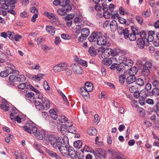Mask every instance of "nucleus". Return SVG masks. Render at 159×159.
I'll use <instances>...</instances> for the list:
<instances>
[{"mask_svg":"<svg viewBox=\"0 0 159 159\" xmlns=\"http://www.w3.org/2000/svg\"><path fill=\"white\" fill-rule=\"evenodd\" d=\"M108 38L102 35L100 31H94L91 34L88 38L90 42H96L97 44L99 45H105L109 44L108 41Z\"/></svg>","mask_w":159,"mask_h":159,"instance_id":"1","label":"nucleus"},{"mask_svg":"<svg viewBox=\"0 0 159 159\" xmlns=\"http://www.w3.org/2000/svg\"><path fill=\"white\" fill-rule=\"evenodd\" d=\"M23 129L30 134H33L38 139L41 140L45 136V134L43 131H40L38 128L33 125L32 124H28L23 127Z\"/></svg>","mask_w":159,"mask_h":159,"instance_id":"2","label":"nucleus"},{"mask_svg":"<svg viewBox=\"0 0 159 159\" xmlns=\"http://www.w3.org/2000/svg\"><path fill=\"white\" fill-rule=\"evenodd\" d=\"M48 140L50 144L55 149H58L62 145L64 139H62L59 137L53 135H49L48 137Z\"/></svg>","mask_w":159,"mask_h":159,"instance_id":"3","label":"nucleus"},{"mask_svg":"<svg viewBox=\"0 0 159 159\" xmlns=\"http://www.w3.org/2000/svg\"><path fill=\"white\" fill-rule=\"evenodd\" d=\"M112 49L111 48H106L103 47L99 48L98 52L99 54H101V57L103 58H106L111 55L112 56Z\"/></svg>","mask_w":159,"mask_h":159,"instance_id":"4","label":"nucleus"},{"mask_svg":"<svg viewBox=\"0 0 159 159\" xmlns=\"http://www.w3.org/2000/svg\"><path fill=\"white\" fill-rule=\"evenodd\" d=\"M95 159H106V152L102 148H97L93 152Z\"/></svg>","mask_w":159,"mask_h":159,"instance_id":"5","label":"nucleus"},{"mask_svg":"<svg viewBox=\"0 0 159 159\" xmlns=\"http://www.w3.org/2000/svg\"><path fill=\"white\" fill-rule=\"evenodd\" d=\"M109 154L112 156V159H124V157L121 154V153L118 151L110 149L108 151Z\"/></svg>","mask_w":159,"mask_h":159,"instance_id":"6","label":"nucleus"},{"mask_svg":"<svg viewBox=\"0 0 159 159\" xmlns=\"http://www.w3.org/2000/svg\"><path fill=\"white\" fill-rule=\"evenodd\" d=\"M68 66L66 63H61L55 66L53 68V70L55 72H58L66 70L68 69Z\"/></svg>","mask_w":159,"mask_h":159,"instance_id":"7","label":"nucleus"},{"mask_svg":"<svg viewBox=\"0 0 159 159\" xmlns=\"http://www.w3.org/2000/svg\"><path fill=\"white\" fill-rule=\"evenodd\" d=\"M68 144H65L63 143V145L61 146V147L58 149L61 153L64 156L67 157V154L70 147V145H69L68 142Z\"/></svg>","mask_w":159,"mask_h":159,"instance_id":"8","label":"nucleus"},{"mask_svg":"<svg viewBox=\"0 0 159 159\" xmlns=\"http://www.w3.org/2000/svg\"><path fill=\"white\" fill-rule=\"evenodd\" d=\"M71 126V122L68 121L65 124L61 125L60 131L62 134L65 135L67 131H68L69 127Z\"/></svg>","mask_w":159,"mask_h":159,"instance_id":"9","label":"nucleus"},{"mask_svg":"<svg viewBox=\"0 0 159 159\" xmlns=\"http://www.w3.org/2000/svg\"><path fill=\"white\" fill-rule=\"evenodd\" d=\"M35 107L36 108L40 111H43L44 109L45 110H48L50 107H49L48 108H46L45 105L46 104H43L42 103H41L39 101H36L35 100H33Z\"/></svg>","mask_w":159,"mask_h":159,"instance_id":"10","label":"nucleus"},{"mask_svg":"<svg viewBox=\"0 0 159 159\" xmlns=\"http://www.w3.org/2000/svg\"><path fill=\"white\" fill-rule=\"evenodd\" d=\"M72 9V7H69V8H66L65 7H63L62 8H59L57 11V13L61 16H64L67 14V13L68 12Z\"/></svg>","mask_w":159,"mask_h":159,"instance_id":"11","label":"nucleus"},{"mask_svg":"<svg viewBox=\"0 0 159 159\" xmlns=\"http://www.w3.org/2000/svg\"><path fill=\"white\" fill-rule=\"evenodd\" d=\"M68 156H70L72 159H76L77 157V154L76 151L73 148L70 146L67 154V157H68Z\"/></svg>","mask_w":159,"mask_h":159,"instance_id":"12","label":"nucleus"},{"mask_svg":"<svg viewBox=\"0 0 159 159\" xmlns=\"http://www.w3.org/2000/svg\"><path fill=\"white\" fill-rule=\"evenodd\" d=\"M138 69L135 66L133 67L129 70H127L125 72V75H135L138 72Z\"/></svg>","mask_w":159,"mask_h":159,"instance_id":"13","label":"nucleus"},{"mask_svg":"<svg viewBox=\"0 0 159 159\" xmlns=\"http://www.w3.org/2000/svg\"><path fill=\"white\" fill-rule=\"evenodd\" d=\"M120 59L122 60V62L125 64V66H131L133 63V61L131 60L127 59L126 57L124 56H122L120 57Z\"/></svg>","mask_w":159,"mask_h":159,"instance_id":"14","label":"nucleus"},{"mask_svg":"<svg viewBox=\"0 0 159 159\" xmlns=\"http://www.w3.org/2000/svg\"><path fill=\"white\" fill-rule=\"evenodd\" d=\"M146 41H147L146 39L144 40L143 39H140V38H138L137 40V43L138 47L140 49L144 48L145 45H148L147 43L146 44L145 42Z\"/></svg>","mask_w":159,"mask_h":159,"instance_id":"15","label":"nucleus"},{"mask_svg":"<svg viewBox=\"0 0 159 159\" xmlns=\"http://www.w3.org/2000/svg\"><path fill=\"white\" fill-rule=\"evenodd\" d=\"M71 66L75 73L78 74H80L82 73L83 70L80 66L76 65L75 64H72L71 65Z\"/></svg>","mask_w":159,"mask_h":159,"instance_id":"16","label":"nucleus"},{"mask_svg":"<svg viewBox=\"0 0 159 159\" xmlns=\"http://www.w3.org/2000/svg\"><path fill=\"white\" fill-rule=\"evenodd\" d=\"M155 101L156 103L152 107V110L156 113L157 116H159V98H156Z\"/></svg>","mask_w":159,"mask_h":159,"instance_id":"17","label":"nucleus"},{"mask_svg":"<svg viewBox=\"0 0 159 159\" xmlns=\"http://www.w3.org/2000/svg\"><path fill=\"white\" fill-rule=\"evenodd\" d=\"M38 98L39 99H42V102L43 104H46L45 106L46 108H48L50 107V101L45 97H43L42 93H40L39 95Z\"/></svg>","mask_w":159,"mask_h":159,"instance_id":"18","label":"nucleus"},{"mask_svg":"<svg viewBox=\"0 0 159 159\" xmlns=\"http://www.w3.org/2000/svg\"><path fill=\"white\" fill-rule=\"evenodd\" d=\"M147 96H159V88H154L152 91H150L149 93H147L146 94Z\"/></svg>","mask_w":159,"mask_h":159,"instance_id":"19","label":"nucleus"},{"mask_svg":"<svg viewBox=\"0 0 159 159\" xmlns=\"http://www.w3.org/2000/svg\"><path fill=\"white\" fill-rule=\"evenodd\" d=\"M16 78L17 77L16 76V75H11L9 78V81L7 82V85L11 86H14V84L13 83L16 81Z\"/></svg>","mask_w":159,"mask_h":159,"instance_id":"20","label":"nucleus"},{"mask_svg":"<svg viewBox=\"0 0 159 159\" xmlns=\"http://www.w3.org/2000/svg\"><path fill=\"white\" fill-rule=\"evenodd\" d=\"M70 0H62L61 1V4L60 6H61L63 7H65L66 8H69V7H72L70 5Z\"/></svg>","mask_w":159,"mask_h":159,"instance_id":"21","label":"nucleus"},{"mask_svg":"<svg viewBox=\"0 0 159 159\" xmlns=\"http://www.w3.org/2000/svg\"><path fill=\"white\" fill-rule=\"evenodd\" d=\"M17 1V0H7L5 1V3L7 6L14 8L15 7L14 4Z\"/></svg>","mask_w":159,"mask_h":159,"instance_id":"22","label":"nucleus"},{"mask_svg":"<svg viewBox=\"0 0 159 159\" xmlns=\"http://www.w3.org/2000/svg\"><path fill=\"white\" fill-rule=\"evenodd\" d=\"M90 33L89 29L88 28H84L82 29L81 31V35L83 37L87 38L89 35Z\"/></svg>","mask_w":159,"mask_h":159,"instance_id":"23","label":"nucleus"},{"mask_svg":"<svg viewBox=\"0 0 159 159\" xmlns=\"http://www.w3.org/2000/svg\"><path fill=\"white\" fill-rule=\"evenodd\" d=\"M136 77L134 75H129L127 77L126 81L128 84H130L135 82L136 80Z\"/></svg>","mask_w":159,"mask_h":159,"instance_id":"24","label":"nucleus"},{"mask_svg":"<svg viewBox=\"0 0 159 159\" xmlns=\"http://www.w3.org/2000/svg\"><path fill=\"white\" fill-rule=\"evenodd\" d=\"M46 30L49 34L52 35L54 34L55 30L54 27L51 26H47L46 27Z\"/></svg>","mask_w":159,"mask_h":159,"instance_id":"25","label":"nucleus"},{"mask_svg":"<svg viewBox=\"0 0 159 159\" xmlns=\"http://www.w3.org/2000/svg\"><path fill=\"white\" fill-rule=\"evenodd\" d=\"M135 83L140 87L142 86L144 84L145 79L141 78L136 79Z\"/></svg>","mask_w":159,"mask_h":159,"instance_id":"26","label":"nucleus"},{"mask_svg":"<svg viewBox=\"0 0 159 159\" xmlns=\"http://www.w3.org/2000/svg\"><path fill=\"white\" fill-rule=\"evenodd\" d=\"M150 74V69L145 67H143L141 71V74L144 76H147Z\"/></svg>","mask_w":159,"mask_h":159,"instance_id":"27","label":"nucleus"},{"mask_svg":"<svg viewBox=\"0 0 159 159\" xmlns=\"http://www.w3.org/2000/svg\"><path fill=\"white\" fill-rule=\"evenodd\" d=\"M84 88L85 90L90 92L93 90V85L90 82H87L85 84Z\"/></svg>","mask_w":159,"mask_h":159,"instance_id":"28","label":"nucleus"},{"mask_svg":"<svg viewBox=\"0 0 159 159\" xmlns=\"http://www.w3.org/2000/svg\"><path fill=\"white\" fill-rule=\"evenodd\" d=\"M34 96V94L33 93L30 92L25 94V98L27 100L30 101L31 102V99L33 100L35 99Z\"/></svg>","mask_w":159,"mask_h":159,"instance_id":"29","label":"nucleus"},{"mask_svg":"<svg viewBox=\"0 0 159 159\" xmlns=\"http://www.w3.org/2000/svg\"><path fill=\"white\" fill-rule=\"evenodd\" d=\"M67 118L64 116L62 115L58 117L57 121L59 122V123H65V124L68 122Z\"/></svg>","mask_w":159,"mask_h":159,"instance_id":"30","label":"nucleus"},{"mask_svg":"<svg viewBox=\"0 0 159 159\" xmlns=\"http://www.w3.org/2000/svg\"><path fill=\"white\" fill-rule=\"evenodd\" d=\"M87 133L90 135H96L97 133V131L94 128L92 127L89 129Z\"/></svg>","mask_w":159,"mask_h":159,"instance_id":"31","label":"nucleus"},{"mask_svg":"<svg viewBox=\"0 0 159 159\" xmlns=\"http://www.w3.org/2000/svg\"><path fill=\"white\" fill-rule=\"evenodd\" d=\"M71 126L69 127L68 132L72 134H75L77 133V129L76 128L73 126L71 122Z\"/></svg>","mask_w":159,"mask_h":159,"instance_id":"32","label":"nucleus"},{"mask_svg":"<svg viewBox=\"0 0 159 159\" xmlns=\"http://www.w3.org/2000/svg\"><path fill=\"white\" fill-rule=\"evenodd\" d=\"M89 54L92 56H94L96 54V50L93 47H90L88 50Z\"/></svg>","mask_w":159,"mask_h":159,"instance_id":"33","label":"nucleus"},{"mask_svg":"<svg viewBox=\"0 0 159 159\" xmlns=\"http://www.w3.org/2000/svg\"><path fill=\"white\" fill-rule=\"evenodd\" d=\"M45 75V74H39L37 75H34V81H40L43 79Z\"/></svg>","mask_w":159,"mask_h":159,"instance_id":"34","label":"nucleus"},{"mask_svg":"<svg viewBox=\"0 0 159 159\" xmlns=\"http://www.w3.org/2000/svg\"><path fill=\"white\" fill-rule=\"evenodd\" d=\"M49 112L51 118L54 120H56L57 118V113L55 111L50 110L49 111Z\"/></svg>","mask_w":159,"mask_h":159,"instance_id":"35","label":"nucleus"},{"mask_svg":"<svg viewBox=\"0 0 159 159\" xmlns=\"http://www.w3.org/2000/svg\"><path fill=\"white\" fill-rule=\"evenodd\" d=\"M74 146L77 148H81L82 145V141L81 140H78L75 141L74 143Z\"/></svg>","mask_w":159,"mask_h":159,"instance_id":"36","label":"nucleus"},{"mask_svg":"<svg viewBox=\"0 0 159 159\" xmlns=\"http://www.w3.org/2000/svg\"><path fill=\"white\" fill-rule=\"evenodd\" d=\"M9 104L5 102H2V104L0 105V107L1 108L7 111L9 110Z\"/></svg>","mask_w":159,"mask_h":159,"instance_id":"37","label":"nucleus"},{"mask_svg":"<svg viewBox=\"0 0 159 159\" xmlns=\"http://www.w3.org/2000/svg\"><path fill=\"white\" fill-rule=\"evenodd\" d=\"M103 63L106 66H109L112 63V60L106 58L102 60Z\"/></svg>","mask_w":159,"mask_h":159,"instance_id":"38","label":"nucleus"},{"mask_svg":"<svg viewBox=\"0 0 159 159\" xmlns=\"http://www.w3.org/2000/svg\"><path fill=\"white\" fill-rule=\"evenodd\" d=\"M125 67V66L123 62H122V61H121V62L120 64H117L116 69L117 71H120L121 70H122V69H123Z\"/></svg>","mask_w":159,"mask_h":159,"instance_id":"39","label":"nucleus"},{"mask_svg":"<svg viewBox=\"0 0 159 159\" xmlns=\"http://www.w3.org/2000/svg\"><path fill=\"white\" fill-rule=\"evenodd\" d=\"M127 75H125V73L124 75H120L119 77V81L121 84H123L125 81V77Z\"/></svg>","mask_w":159,"mask_h":159,"instance_id":"40","label":"nucleus"},{"mask_svg":"<svg viewBox=\"0 0 159 159\" xmlns=\"http://www.w3.org/2000/svg\"><path fill=\"white\" fill-rule=\"evenodd\" d=\"M18 88L20 89H24L25 88L28 89H29V85L25 83H21L18 85Z\"/></svg>","mask_w":159,"mask_h":159,"instance_id":"41","label":"nucleus"},{"mask_svg":"<svg viewBox=\"0 0 159 159\" xmlns=\"http://www.w3.org/2000/svg\"><path fill=\"white\" fill-rule=\"evenodd\" d=\"M7 59L6 55L3 53H0V62H3Z\"/></svg>","mask_w":159,"mask_h":159,"instance_id":"42","label":"nucleus"},{"mask_svg":"<svg viewBox=\"0 0 159 159\" xmlns=\"http://www.w3.org/2000/svg\"><path fill=\"white\" fill-rule=\"evenodd\" d=\"M128 38L131 41H134L136 40V35L133 33L130 34L129 33Z\"/></svg>","mask_w":159,"mask_h":159,"instance_id":"43","label":"nucleus"},{"mask_svg":"<svg viewBox=\"0 0 159 159\" xmlns=\"http://www.w3.org/2000/svg\"><path fill=\"white\" fill-rule=\"evenodd\" d=\"M25 77L23 75H20L19 77H17L16 78V81L19 82H23L25 80Z\"/></svg>","mask_w":159,"mask_h":159,"instance_id":"44","label":"nucleus"},{"mask_svg":"<svg viewBox=\"0 0 159 159\" xmlns=\"http://www.w3.org/2000/svg\"><path fill=\"white\" fill-rule=\"evenodd\" d=\"M143 64L144 65L143 67L148 68V69L151 68L152 66V62L149 61H147L144 64Z\"/></svg>","mask_w":159,"mask_h":159,"instance_id":"45","label":"nucleus"},{"mask_svg":"<svg viewBox=\"0 0 159 159\" xmlns=\"http://www.w3.org/2000/svg\"><path fill=\"white\" fill-rule=\"evenodd\" d=\"M13 67H14L13 65H12L10 66V67H8L7 69H6V71L7 74L8 75L13 72V69L12 68Z\"/></svg>","mask_w":159,"mask_h":159,"instance_id":"46","label":"nucleus"},{"mask_svg":"<svg viewBox=\"0 0 159 159\" xmlns=\"http://www.w3.org/2000/svg\"><path fill=\"white\" fill-rule=\"evenodd\" d=\"M33 146L37 150L42 147V145L40 143L36 142H34Z\"/></svg>","mask_w":159,"mask_h":159,"instance_id":"47","label":"nucleus"},{"mask_svg":"<svg viewBox=\"0 0 159 159\" xmlns=\"http://www.w3.org/2000/svg\"><path fill=\"white\" fill-rule=\"evenodd\" d=\"M129 31L127 28H125L124 29L123 32H122V34H123L125 39H127L128 37Z\"/></svg>","mask_w":159,"mask_h":159,"instance_id":"48","label":"nucleus"},{"mask_svg":"<svg viewBox=\"0 0 159 159\" xmlns=\"http://www.w3.org/2000/svg\"><path fill=\"white\" fill-rule=\"evenodd\" d=\"M152 85L151 84L148 83L146 84L145 85V91L148 93L150 91L151 89Z\"/></svg>","mask_w":159,"mask_h":159,"instance_id":"49","label":"nucleus"},{"mask_svg":"<svg viewBox=\"0 0 159 159\" xmlns=\"http://www.w3.org/2000/svg\"><path fill=\"white\" fill-rule=\"evenodd\" d=\"M75 15L73 14H70L65 17V20H71L74 17Z\"/></svg>","mask_w":159,"mask_h":159,"instance_id":"50","label":"nucleus"},{"mask_svg":"<svg viewBox=\"0 0 159 159\" xmlns=\"http://www.w3.org/2000/svg\"><path fill=\"white\" fill-rule=\"evenodd\" d=\"M112 56H115L117 55L120 52V51L118 49L115 48L112 49Z\"/></svg>","mask_w":159,"mask_h":159,"instance_id":"51","label":"nucleus"},{"mask_svg":"<svg viewBox=\"0 0 159 159\" xmlns=\"http://www.w3.org/2000/svg\"><path fill=\"white\" fill-rule=\"evenodd\" d=\"M78 61L80 64L84 66L87 67V63L86 61L82 59H80L76 61Z\"/></svg>","mask_w":159,"mask_h":159,"instance_id":"52","label":"nucleus"},{"mask_svg":"<svg viewBox=\"0 0 159 159\" xmlns=\"http://www.w3.org/2000/svg\"><path fill=\"white\" fill-rule=\"evenodd\" d=\"M151 13L150 10H147L145 11H143L142 13V15L145 17H147L150 16Z\"/></svg>","mask_w":159,"mask_h":159,"instance_id":"53","label":"nucleus"},{"mask_svg":"<svg viewBox=\"0 0 159 159\" xmlns=\"http://www.w3.org/2000/svg\"><path fill=\"white\" fill-rule=\"evenodd\" d=\"M43 86L45 89L47 91H48L50 90V87L48 85L47 82L46 81L44 80L43 83Z\"/></svg>","mask_w":159,"mask_h":159,"instance_id":"54","label":"nucleus"},{"mask_svg":"<svg viewBox=\"0 0 159 159\" xmlns=\"http://www.w3.org/2000/svg\"><path fill=\"white\" fill-rule=\"evenodd\" d=\"M52 21V24L54 25H57L59 23V21L58 19L55 16L54 18H53Z\"/></svg>","mask_w":159,"mask_h":159,"instance_id":"55","label":"nucleus"},{"mask_svg":"<svg viewBox=\"0 0 159 159\" xmlns=\"http://www.w3.org/2000/svg\"><path fill=\"white\" fill-rule=\"evenodd\" d=\"M146 103L151 105H153L154 104V102L153 99L151 98H147L146 99Z\"/></svg>","mask_w":159,"mask_h":159,"instance_id":"56","label":"nucleus"},{"mask_svg":"<svg viewBox=\"0 0 159 159\" xmlns=\"http://www.w3.org/2000/svg\"><path fill=\"white\" fill-rule=\"evenodd\" d=\"M135 19L140 24H142L143 22V18L140 16H136Z\"/></svg>","mask_w":159,"mask_h":159,"instance_id":"57","label":"nucleus"},{"mask_svg":"<svg viewBox=\"0 0 159 159\" xmlns=\"http://www.w3.org/2000/svg\"><path fill=\"white\" fill-rule=\"evenodd\" d=\"M45 16L49 19H51L54 18L55 16L52 13L50 12H47L45 14Z\"/></svg>","mask_w":159,"mask_h":159,"instance_id":"58","label":"nucleus"},{"mask_svg":"<svg viewBox=\"0 0 159 159\" xmlns=\"http://www.w3.org/2000/svg\"><path fill=\"white\" fill-rule=\"evenodd\" d=\"M139 34L140 37L141 38L140 39H143L144 40H145V39H146V34L144 31L140 32Z\"/></svg>","mask_w":159,"mask_h":159,"instance_id":"59","label":"nucleus"},{"mask_svg":"<svg viewBox=\"0 0 159 159\" xmlns=\"http://www.w3.org/2000/svg\"><path fill=\"white\" fill-rule=\"evenodd\" d=\"M129 89V91L132 93L136 92V91H137V89L134 86H132L130 87Z\"/></svg>","mask_w":159,"mask_h":159,"instance_id":"60","label":"nucleus"},{"mask_svg":"<svg viewBox=\"0 0 159 159\" xmlns=\"http://www.w3.org/2000/svg\"><path fill=\"white\" fill-rule=\"evenodd\" d=\"M61 37L63 39L65 40H69L70 39L69 36L66 34H61Z\"/></svg>","mask_w":159,"mask_h":159,"instance_id":"61","label":"nucleus"},{"mask_svg":"<svg viewBox=\"0 0 159 159\" xmlns=\"http://www.w3.org/2000/svg\"><path fill=\"white\" fill-rule=\"evenodd\" d=\"M30 12L32 13H34V14H35L36 13H37V14L38 13V11L35 7H31L30 9Z\"/></svg>","mask_w":159,"mask_h":159,"instance_id":"62","label":"nucleus"},{"mask_svg":"<svg viewBox=\"0 0 159 159\" xmlns=\"http://www.w3.org/2000/svg\"><path fill=\"white\" fill-rule=\"evenodd\" d=\"M120 23L122 24H124L126 23V20L125 19L119 16L118 19Z\"/></svg>","mask_w":159,"mask_h":159,"instance_id":"63","label":"nucleus"},{"mask_svg":"<svg viewBox=\"0 0 159 159\" xmlns=\"http://www.w3.org/2000/svg\"><path fill=\"white\" fill-rule=\"evenodd\" d=\"M111 15V14L109 12H103V16L106 18H109Z\"/></svg>","mask_w":159,"mask_h":159,"instance_id":"64","label":"nucleus"}]
</instances>
